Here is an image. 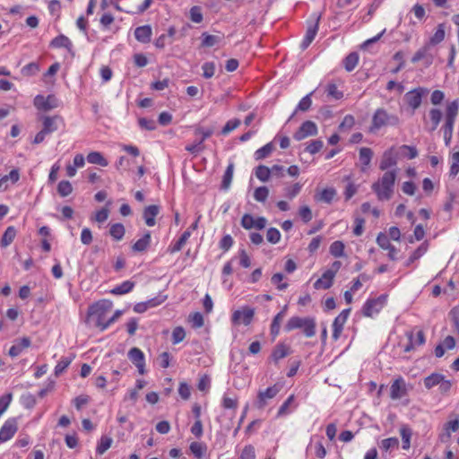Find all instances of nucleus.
<instances>
[{"label":"nucleus","instance_id":"13d9d810","mask_svg":"<svg viewBox=\"0 0 459 459\" xmlns=\"http://www.w3.org/2000/svg\"><path fill=\"white\" fill-rule=\"evenodd\" d=\"M112 444V438L108 437H102L98 446H97V453L100 455L104 454Z\"/></svg>","mask_w":459,"mask_h":459},{"label":"nucleus","instance_id":"7ed1b4c3","mask_svg":"<svg viewBox=\"0 0 459 459\" xmlns=\"http://www.w3.org/2000/svg\"><path fill=\"white\" fill-rule=\"evenodd\" d=\"M113 307V303L108 299H102L100 301L96 302L90 307L89 310V317L91 320L94 322V325L100 328L102 331V326L105 325L107 315L111 311Z\"/></svg>","mask_w":459,"mask_h":459},{"label":"nucleus","instance_id":"4c0bfd02","mask_svg":"<svg viewBox=\"0 0 459 459\" xmlns=\"http://www.w3.org/2000/svg\"><path fill=\"white\" fill-rule=\"evenodd\" d=\"M74 357L75 356L73 354L70 357L62 358L61 360L55 367V375L56 377L61 375L67 368V367L71 364V362L73 361Z\"/></svg>","mask_w":459,"mask_h":459},{"label":"nucleus","instance_id":"423d86ee","mask_svg":"<svg viewBox=\"0 0 459 459\" xmlns=\"http://www.w3.org/2000/svg\"><path fill=\"white\" fill-rule=\"evenodd\" d=\"M281 386L279 385H273L267 389L260 390L257 394V399L255 402V406L258 409H263L267 404V401L274 398L280 392Z\"/></svg>","mask_w":459,"mask_h":459},{"label":"nucleus","instance_id":"6e6552de","mask_svg":"<svg viewBox=\"0 0 459 459\" xmlns=\"http://www.w3.org/2000/svg\"><path fill=\"white\" fill-rule=\"evenodd\" d=\"M317 133L318 130L316 123L307 120L302 123L298 131L295 132L293 138L297 141H301L308 136H315Z\"/></svg>","mask_w":459,"mask_h":459},{"label":"nucleus","instance_id":"a18cd8bd","mask_svg":"<svg viewBox=\"0 0 459 459\" xmlns=\"http://www.w3.org/2000/svg\"><path fill=\"white\" fill-rule=\"evenodd\" d=\"M429 117L432 123L430 131H435L442 118V112L437 108H432L429 110Z\"/></svg>","mask_w":459,"mask_h":459},{"label":"nucleus","instance_id":"5701e85b","mask_svg":"<svg viewBox=\"0 0 459 459\" xmlns=\"http://www.w3.org/2000/svg\"><path fill=\"white\" fill-rule=\"evenodd\" d=\"M50 46L56 48H65L70 52L72 50L73 44L66 36L61 34L52 39Z\"/></svg>","mask_w":459,"mask_h":459},{"label":"nucleus","instance_id":"9b49d317","mask_svg":"<svg viewBox=\"0 0 459 459\" xmlns=\"http://www.w3.org/2000/svg\"><path fill=\"white\" fill-rule=\"evenodd\" d=\"M128 358L137 368L141 375L145 373V358L143 352L136 347L131 348L128 351Z\"/></svg>","mask_w":459,"mask_h":459},{"label":"nucleus","instance_id":"c03bdc74","mask_svg":"<svg viewBox=\"0 0 459 459\" xmlns=\"http://www.w3.org/2000/svg\"><path fill=\"white\" fill-rule=\"evenodd\" d=\"M330 253L334 257H342L344 255V244L342 241H334L330 246Z\"/></svg>","mask_w":459,"mask_h":459},{"label":"nucleus","instance_id":"49530a36","mask_svg":"<svg viewBox=\"0 0 459 459\" xmlns=\"http://www.w3.org/2000/svg\"><path fill=\"white\" fill-rule=\"evenodd\" d=\"M442 377L443 375L437 373L431 374L430 376L425 377L424 385L426 388L430 389L433 386L438 385L439 382L442 380Z\"/></svg>","mask_w":459,"mask_h":459},{"label":"nucleus","instance_id":"ea45409f","mask_svg":"<svg viewBox=\"0 0 459 459\" xmlns=\"http://www.w3.org/2000/svg\"><path fill=\"white\" fill-rule=\"evenodd\" d=\"M312 94H313V92H310L309 94H307L304 98H302V100L298 104V107H297L296 110L291 115L290 118H292L295 116L297 111H303V112H305V111H307L310 108L311 104H312V100H311L310 97H311Z\"/></svg>","mask_w":459,"mask_h":459},{"label":"nucleus","instance_id":"b1692460","mask_svg":"<svg viewBox=\"0 0 459 459\" xmlns=\"http://www.w3.org/2000/svg\"><path fill=\"white\" fill-rule=\"evenodd\" d=\"M151 243V234L147 232L143 235V238L138 239L132 247L133 251L134 252H144L147 250Z\"/></svg>","mask_w":459,"mask_h":459},{"label":"nucleus","instance_id":"6e6d98bb","mask_svg":"<svg viewBox=\"0 0 459 459\" xmlns=\"http://www.w3.org/2000/svg\"><path fill=\"white\" fill-rule=\"evenodd\" d=\"M428 249V245L426 243H422L410 256L408 260V264L411 263H413L414 261L418 260L420 257H421Z\"/></svg>","mask_w":459,"mask_h":459},{"label":"nucleus","instance_id":"1a4fd4ad","mask_svg":"<svg viewBox=\"0 0 459 459\" xmlns=\"http://www.w3.org/2000/svg\"><path fill=\"white\" fill-rule=\"evenodd\" d=\"M427 92H428L427 89L420 87V88L414 89V90L407 92L404 95V100H405L406 103L411 108H412L413 110H415L420 106L422 97Z\"/></svg>","mask_w":459,"mask_h":459},{"label":"nucleus","instance_id":"f257e3e1","mask_svg":"<svg viewBox=\"0 0 459 459\" xmlns=\"http://www.w3.org/2000/svg\"><path fill=\"white\" fill-rule=\"evenodd\" d=\"M397 169L385 171L377 181L372 184L371 188L379 201H389L394 193Z\"/></svg>","mask_w":459,"mask_h":459},{"label":"nucleus","instance_id":"412c9836","mask_svg":"<svg viewBox=\"0 0 459 459\" xmlns=\"http://www.w3.org/2000/svg\"><path fill=\"white\" fill-rule=\"evenodd\" d=\"M135 39L142 42L147 43L151 40L152 28L149 25L137 27L134 30Z\"/></svg>","mask_w":459,"mask_h":459},{"label":"nucleus","instance_id":"5fc2aeb1","mask_svg":"<svg viewBox=\"0 0 459 459\" xmlns=\"http://www.w3.org/2000/svg\"><path fill=\"white\" fill-rule=\"evenodd\" d=\"M325 91L328 97H331L334 100H340L343 96V93L337 89V86L334 83L327 84Z\"/></svg>","mask_w":459,"mask_h":459},{"label":"nucleus","instance_id":"cd10ccee","mask_svg":"<svg viewBox=\"0 0 459 459\" xmlns=\"http://www.w3.org/2000/svg\"><path fill=\"white\" fill-rule=\"evenodd\" d=\"M190 236L191 231L189 230H186L178 238V240L173 246H170L169 247L168 251L170 252L171 254L180 251L182 247L186 245Z\"/></svg>","mask_w":459,"mask_h":459},{"label":"nucleus","instance_id":"f704fd0d","mask_svg":"<svg viewBox=\"0 0 459 459\" xmlns=\"http://www.w3.org/2000/svg\"><path fill=\"white\" fill-rule=\"evenodd\" d=\"M16 233H17V231L15 230V228L13 226H9L5 230V231L2 237V239H1L2 247H8L13 241V239L16 236Z\"/></svg>","mask_w":459,"mask_h":459},{"label":"nucleus","instance_id":"e2e57ef3","mask_svg":"<svg viewBox=\"0 0 459 459\" xmlns=\"http://www.w3.org/2000/svg\"><path fill=\"white\" fill-rule=\"evenodd\" d=\"M283 278H284L283 274L281 273H278L272 276L271 281L273 284L277 285L278 290H283L288 287L287 282H281Z\"/></svg>","mask_w":459,"mask_h":459},{"label":"nucleus","instance_id":"37998d69","mask_svg":"<svg viewBox=\"0 0 459 459\" xmlns=\"http://www.w3.org/2000/svg\"><path fill=\"white\" fill-rule=\"evenodd\" d=\"M125 227L121 223L111 225L109 233L116 240H121L125 235Z\"/></svg>","mask_w":459,"mask_h":459},{"label":"nucleus","instance_id":"f3484780","mask_svg":"<svg viewBox=\"0 0 459 459\" xmlns=\"http://www.w3.org/2000/svg\"><path fill=\"white\" fill-rule=\"evenodd\" d=\"M320 16H316L315 19V23L312 25H309L307 31L304 39L302 40L300 47L302 49H306L311 42L314 40L317 30H318V23H319Z\"/></svg>","mask_w":459,"mask_h":459},{"label":"nucleus","instance_id":"f8f14e48","mask_svg":"<svg viewBox=\"0 0 459 459\" xmlns=\"http://www.w3.org/2000/svg\"><path fill=\"white\" fill-rule=\"evenodd\" d=\"M397 163H398L397 153L395 152V149L394 147H392L384 152L383 157L380 161V164H379V169L383 171H385V170L388 171L387 170L388 169L396 167Z\"/></svg>","mask_w":459,"mask_h":459},{"label":"nucleus","instance_id":"a211bd4d","mask_svg":"<svg viewBox=\"0 0 459 459\" xmlns=\"http://www.w3.org/2000/svg\"><path fill=\"white\" fill-rule=\"evenodd\" d=\"M30 343V339L29 337L15 340L8 353L11 357L15 358L19 356L23 350L29 348Z\"/></svg>","mask_w":459,"mask_h":459},{"label":"nucleus","instance_id":"20e7f679","mask_svg":"<svg viewBox=\"0 0 459 459\" xmlns=\"http://www.w3.org/2000/svg\"><path fill=\"white\" fill-rule=\"evenodd\" d=\"M302 328L307 337H313L316 334V322L313 318L292 316L286 323L284 329L290 332Z\"/></svg>","mask_w":459,"mask_h":459},{"label":"nucleus","instance_id":"a19ab883","mask_svg":"<svg viewBox=\"0 0 459 459\" xmlns=\"http://www.w3.org/2000/svg\"><path fill=\"white\" fill-rule=\"evenodd\" d=\"M233 171H234V164L230 163L227 167L226 171L223 175V178H222L221 187L225 190H227L231 184L232 178H233Z\"/></svg>","mask_w":459,"mask_h":459},{"label":"nucleus","instance_id":"72a5a7b5","mask_svg":"<svg viewBox=\"0 0 459 459\" xmlns=\"http://www.w3.org/2000/svg\"><path fill=\"white\" fill-rule=\"evenodd\" d=\"M411 429L406 426L403 425L400 429V435L403 441V448L407 450L411 446Z\"/></svg>","mask_w":459,"mask_h":459},{"label":"nucleus","instance_id":"39448f33","mask_svg":"<svg viewBox=\"0 0 459 459\" xmlns=\"http://www.w3.org/2000/svg\"><path fill=\"white\" fill-rule=\"evenodd\" d=\"M400 120L397 116L388 114L387 111L384 108H378L376 110L372 117V126L370 127V131L374 132L382 126H397Z\"/></svg>","mask_w":459,"mask_h":459},{"label":"nucleus","instance_id":"f03ea898","mask_svg":"<svg viewBox=\"0 0 459 459\" xmlns=\"http://www.w3.org/2000/svg\"><path fill=\"white\" fill-rule=\"evenodd\" d=\"M459 112V100H455L449 102L446 108L445 113V124L442 126L444 141L446 146L450 144L453 128L455 122V118Z\"/></svg>","mask_w":459,"mask_h":459},{"label":"nucleus","instance_id":"79ce46f5","mask_svg":"<svg viewBox=\"0 0 459 459\" xmlns=\"http://www.w3.org/2000/svg\"><path fill=\"white\" fill-rule=\"evenodd\" d=\"M459 429V420H450L446 425V432L440 435V439L442 442H446L450 437L449 430H452L454 432L457 431Z\"/></svg>","mask_w":459,"mask_h":459},{"label":"nucleus","instance_id":"774afa93","mask_svg":"<svg viewBox=\"0 0 459 459\" xmlns=\"http://www.w3.org/2000/svg\"><path fill=\"white\" fill-rule=\"evenodd\" d=\"M239 459H255V452L253 446H246L241 454Z\"/></svg>","mask_w":459,"mask_h":459},{"label":"nucleus","instance_id":"0e129e2a","mask_svg":"<svg viewBox=\"0 0 459 459\" xmlns=\"http://www.w3.org/2000/svg\"><path fill=\"white\" fill-rule=\"evenodd\" d=\"M266 238L270 243L276 244L280 241L281 233L276 228H270L267 230Z\"/></svg>","mask_w":459,"mask_h":459},{"label":"nucleus","instance_id":"4be33fe9","mask_svg":"<svg viewBox=\"0 0 459 459\" xmlns=\"http://www.w3.org/2000/svg\"><path fill=\"white\" fill-rule=\"evenodd\" d=\"M290 353V348L283 343H280L274 347L271 357H272L273 360L275 363H277L280 359L285 358Z\"/></svg>","mask_w":459,"mask_h":459},{"label":"nucleus","instance_id":"ddd939ff","mask_svg":"<svg viewBox=\"0 0 459 459\" xmlns=\"http://www.w3.org/2000/svg\"><path fill=\"white\" fill-rule=\"evenodd\" d=\"M18 429L15 419L7 420L0 429V443L11 439Z\"/></svg>","mask_w":459,"mask_h":459},{"label":"nucleus","instance_id":"2eb2a0df","mask_svg":"<svg viewBox=\"0 0 459 459\" xmlns=\"http://www.w3.org/2000/svg\"><path fill=\"white\" fill-rule=\"evenodd\" d=\"M350 312H351V308L344 309L333 320V338L334 340H337L340 337V335H341V333L342 332V329H343V325H345V323H346V321H347V319L349 317Z\"/></svg>","mask_w":459,"mask_h":459},{"label":"nucleus","instance_id":"603ef678","mask_svg":"<svg viewBox=\"0 0 459 459\" xmlns=\"http://www.w3.org/2000/svg\"><path fill=\"white\" fill-rule=\"evenodd\" d=\"M300 190L301 185L299 183H295L293 186L284 188V195L288 199L292 200L299 194Z\"/></svg>","mask_w":459,"mask_h":459},{"label":"nucleus","instance_id":"bf43d9fd","mask_svg":"<svg viewBox=\"0 0 459 459\" xmlns=\"http://www.w3.org/2000/svg\"><path fill=\"white\" fill-rule=\"evenodd\" d=\"M190 19L193 22L200 23L203 21V13L200 6H193L190 11Z\"/></svg>","mask_w":459,"mask_h":459},{"label":"nucleus","instance_id":"09e8293b","mask_svg":"<svg viewBox=\"0 0 459 459\" xmlns=\"http://www.w3.org/2000/svg\"><path fill=\"white\" fill-rule=\"evenodd\" d=\"M214 132L213 127L204 128L198 126L195 128V134L201 135V139L198 141V144H202L204 141L209 138Z\"/></svg>","mask_w":459,"mask_h":459},{"label":"nucleus","instance_id":"4468645a","mask_svg":"<svg viewBox=\"0 0 459 459\" xmlns=\"http://www.w3.org/2000/svg\"><path fill=\"white\" fill-rule=\"evenodd\" d=\"M385 300V297L381 296L377 299H368L363 307V315L371 317L379 312Z\"/></svg>","mask_w":459,"mask_h":459},{"label":"nucleus","instance_id":"6ab92c4d","mask_svg":"<svg viewBox=\"0 0 459 459\" xmlns=\"http://www.w3.org/2000/svg\"><path fill=\"white\" fill-rule=\"evenodd\" d=\"M63 119L59 116L44 117H43V130L48 134H51L58 129V123H62Z\"/></svg>","mask_w":459,"mask_h":459},{"label":"nucleus","instance_id":"4d7b16f0","mask_svg":"<svg viewBox=\"0 0 459 459\" xmlns=\"http://www.w3.org/2000/svg\"><path fill=\"white\" fill-rule=\"evenodd\" d=\"M215 64L213 62H206L202 65L203 76L206 79L212 78L215 74Z\"/></svg>","mask_w":459,"mask_h":459},{"label":"nucleus","instance_id":"c9c22d12","mask_svg":"<svg viewBox=\"0 0 459 459\" xmlns=\"http://www.w3.org/2000/svg\"><path fill=\"white\" fill-rule=\"evenodd\" d=\"M134 286V283L131 281H126L120 285L111 290V293L115 295H123L130 292Z\"/></svg>","mask_w":459,"mask_h":459},{"label":"nucleus","instance_id":"c85d7f7f","mask_svg":"<svg viewBox=\"0 0 459 459\" xmlns=\"http://www.w3.org/2000/svg\"><path fill=\"white\" fill-rule=\"evenodd\" d=\"M286 309H287V306H284L283 309L274 316V318L272 322L271 333L273 336L278 335V333L280 332L281 323L285 316Z\"/></svg>","mask_w":459,"mask_h":459},{"label":"nucleus","instance_id":"3c124183","mask_svg":"<svg viewBox=\"0 0 459 459\" xmlns=\"http://www.w3.org/2000/svg\"><path fill=\"white\" fill-rule=\"evenodd\" d=\"M333 279H328L325 276V272L323 273L322 277L316 281L314 283V287L316 289H324L327 290L333 285Z\"/></svg>","mask_w":459,"mask_h":459},{"label":"nucleus","instance_id":"bb28decb","mask_svg":"<svg viewBox=\"0 0 459 459\" xmlns=\"http://www.w3.org/2000/svg\"><path fill=\"white\" fill-rule=\"evenodd\" d=\"M372 157L373 152L370 148L362 147L359 150V160L363 165L361 169L362 171H364L369 166Z\"/></svg>","mask_w":459,"mask_h":459},{"label":"nucleus","instance_id":"680f3d73","mask_svg":"<svg viewBox=\"0 0 459 459\" xmlns=\"http://www.w3.org/2000/svg\"><path fill=\"white\" fill-rule=\"evenodd\" d=\"M186 337V332L183 327L178 326L172 332V342L174 344L179 343Z\"/></svg>","mask_w":459,"mask_h":459},{"label":"nucleus","instance_id":"338daca9","mask_svg":"<svg viewBox=\"0 0 459 459\" xmlns=\"http://www.w3.org/2000/svg\"><path fill=\"white\" fill-rule=\"evenodd\" d=\"M240 125V120L238 119V118H235V119H232V120H229L226 125L223 126L222 130H221V134H230L231 131L235 130L236 128H238Z\"/></svg>","mask_w":459,"mask_h":459},{"label":"nucleus","instance_id":"0eeeda50","mask_svg":"<svg viewBox=\"0 0 459 459\" xmlns=\"http://www.w3.org/2000/svg\"><path fill=\"white\" fill-rule=\"evenodd\" d=\"M254 308L244 307L241 309L234 311L231 316V320L235 325L243 324L245 325H249L254 318Z\"/></svg>","mask_w":459,"mask_h":459},{"label":"nucleus","instance_id":"864d4df0","mask_svg":"<svg viewBox=\"0 0 459 459\" xmlns=\"http://www.w3.org/2000/svg\"><path fill=\"white\" fill-rule=\"evenodd\" d=\"M269 195V189L267 186H259L255 190L254 198L257 202L264 203Z\"/></svg>","mask_w":459,"mask_h":459},{"label":"nucleus","instance_id":"473e14b6","mask_svg":"<svg viewBox=\"0 0 459 459\" xmlns=\"http://www.w3.org/2000/svg\"><path fill=\"white\" fill-rule=\"evenodd\" d=\"M202 46L206 48L213 47L219 44L222 39V37L220 35H210L205 32L202 34Z\"/></svg>","mask_w":459,"mask_h":459},{"label":"nucleus","instance_id":"7c9ffc66","mask_svg":"<svg viewBox=\"0 0 459 459\" xmlns=\"http://www.w3.org/2000/svg\"><path fill=\"white\" fill-rule=\"evenodd\" d=\"M87 160L91 164H97L102 167L108 166V160L99 152H91L87 156Z\"/></svg>","mask_w":459,"mask_h":459},{"label":"nucleus","instance_id":"9d476101","mask_svg":"<svg viewBox=\"0 0 459 459\" xmlns=\"http://www.w3.org/2000/svg\"><path fill=\"white\" fill-rule=\"evenodd\" d=\"M34 106L40 110L48 111L58 107V100L53 95L45 98L42 95H37L34 99Z\"/></svg>","mask_w":459,"mask_h":459},{"label":"nucleus","instance_id":"dca6fc26","mask_svg":"<svg viewBox=\"0 0 459 459\" xmlns=\"http://www.w3.org/2000/svg\"><path fill=\"white\" fill-rule=\"evenodd\" d=\"M406 394V385L404 380L400 377L391 385L390 397L393 400H398Z\"/></svg>","mask_w":459,"mask_h":459},{"label":"nucleus","instance_id":"393cba45","mask_svg":"<svg viewBox=\"0 0 459 459\" xmlns=\"http://www.w3.org/2000/svg\"><path fill=\"white\" fill-rule=\"evenodd\" d=\"M336 190L333 187L325 188L316 195V199L325 204H331L336 195Z\"/></svg>","mask_w":459,"mask_h":459},{"label":"nucleus","instance_id":"052dcab7","mask_svg":"<svg viewBox=\"0 0 459 459\" xmlns=\"http://www.w3.org/2000/svg\"><path fill=\"white\" fill-rule=\"evenodd\" d=\"M189 321L194 328H200L204 325V317L200 312H195L189 316Z\"/></svg>","mask_w":459,"mask_h":459},{"label":"nucleus","instance_id":"a878e982","mask_svg":"<svg viewBox=\"0 0 459 459\" xmlns=\"http://www.w3.org/2000/svg\"><path fill=\"white\" fill-rule=\"evenodd\" d=\"M274 145L273 143H268L262 148L256 150L255 152V160H264L271 155V153L274 151Z\"/></svg>","mask_w":459,"mask_h":459},{"label":"nucleus","instance_id":"8fccbe9b","mask_svg":"<svg viewBox=\"0 0 459 459\" xmlns=\"http://www.w3.org/2000/svg\"><path fill=\"white\" fill-rule=\"evenodd\" d=\"M445 39V25L439 24L434 35L430 39V43L436 45L443 41Z\"/></svg>","mask_w":459,"mask_h":459},{"label":"nucleus","instance_id":"aec40b11","mask_svg":"<svg viewBox=\"0 0 459 459\" xmlns=\"http://www.w3.org/2000/svg\"><path fill=\"white\" fill-rule=\"evenodd\" d=\"M160 212V206L152 204L145 207L143 210V219L145 221V223L149 227H152L155 225V217Z\"/></svg>","mask_w":459,"mask_h":459},{"label":"nucleus","instance_id":"de8ad7c7","mask_svg":"<svg viewBox=\"0 0 459 459\" xmlns=\"http://www.w3.org/2000/svg\"><path fill=\"white\" fill-rule=\"evenodd\" d=\"M58 194L63 196H68L73 192L72 184L67 180H62L57 186Z\"/></svg>","mask_w":459,"mask_h":459},{"label":"nucleus","instance_id":"e433bc0d","mask_svg":"<svg viewBox=\"0 0 459 459\" xmlns=\"http://www.w3.org/2000/svg\"><path fill=\"white\" fill-rule=\"evenodd\" d=\"M359 63V56L356 52L349 54L343 60L344 68L348 72H351Z\"/></svg>","mask_w":459,"mask_h":459},{"label":"nucleus","instance_id":"69168bd1","mask_svg":"<svg viewBox=\"0 0 459 459\" xmlns=\"http://www.w3.org/2000/svg\"><path fill=\"white\" fill-rule=\"evenodd\" d=\"M400 151L403 155L408 157L410 160L414 159L418 156V151L413 146L402 145Z\"/></svg>","mask_w":459,"mask_h":459},{"label":"nucleus","instance_id":"2f4dec72","mask_svg":"<svg viewBox=\"0 0 459 459\" xmlns=\"http://www.w3.org/2000/svg\"><path fill=\"white\" fill-rule=\"evenodd\" d=\"M189 448L192 454L198 459H201L207 451V446L201 442H192Z\"/></svg>","mask_w":459,"mask_h":459},{"label":"nucleus","instance_id":"58836bf2","mask_svg":"<svg viewBox=\"0 0 459 459\" xmlns=\"http://www.w3.org/2000/svg\"><path fill=\"white\" fill-rule=\"evenodd\" d=\"M255 175L261 182L269 181L271 177L269 168L264 165L257 166L255 170Z\"/></svg>","mask_w":459,"mask_h":459},{"label":"nucleus","instance_id":"c756f323","mask_svg":"<svg viewBox=\"0 0 459 459\" xmlns=\"http://www.w3.org/2000/svg\"><path fill=\"white\" fill-rule=\"evenodd\" d=\"M20 178L18 169H13L8 175L0 178V190L7 188V182L11 181L13 184L16 183Z\"/></svg>","mask_w":459,"mask_h":459}]
</instances>
